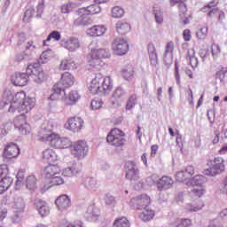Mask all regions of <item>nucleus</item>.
Returning <instances> with one entry per match:
<instances>
[{"label":"nucleus","mask_w":227,"mask_h":227,"mask_svg":"<svg viewBox=\"0 0 227 227\" xmlns=\"http://www.w3.org/2000/svg\"><path fill=\"white\" fill-rule=\"evenodd\" d=\"M29 77L36 84H42V82L47 81V74L43 72V68L40 67V64L34 63L27 66L26 73H15L12 76V82L14 86H26Z\"/></svg>","instance_id":"obj_1"},{"label":"nucleus","mask_w":227,"mask_h":227,"mask_svg":"<svg viewBox=\"0 0 227 227\" xmlns=\"http://www.w3.org/2000/svg\"><path fill=\"white\" fill-rule=\"evenodd\" d=\"M36 104V99L33 98L27 97L20 108H18V113H22L17 116L14 120V129H17L23 134V136H27L31 132V126L26 121L25 113H29Z\"/></svg>","instance_id":"obj_2"},{"label":"nucleus","mask_w":227,"mask_h":227,"mask_svg":"<svg viewBox=\"0 0 227 227\" xmlns=\"http://www.w3.org/2000/svg\"><path fill=\"white\" fill-rule=\"evenodd\" d=\"M74 86V75L66 72L62 74L61 80L58 82L52 88V93L50 96L51 100H65L67 93L65 90Z\"/></svg>","instance_id":"obj_3"},{"label":"nucleus","mask_w":227,"mask_h":227,"mask_svg":"<svg viewBox=\"0 0 227 227\" xmlns=\"http://www.w3.org/2000/svg\"><path fill=\"white\" fill-rule=\"evenodd\" d=\"M61 139L59 135L52 132V122H46L41 126L38 132V140L48 143L52 148L61 149Z\"/></svg>","instance_id":"obj_4"},{"label":"nucleus","mask_w":227,"mask_h":227,"mask_svg":"<svg viewBox=\"0 0 227 227\" xmlns=\"http://www.w3.org/2000/svg\"><path fill=\"white\" fill-rule=\"evenodd\" d=\"M113 90V80L107 76L105 79L102 78V74H96L90 82L89 90L92 95H106L107 91Z\"/></svg>","instance_id":"obj_5"},{"label":"nucleus","mask_w":227,"mask_h":227,"mask_svg":"<svg viewBox=\"0 0 227 227\" xmlns=\"http://www.w3.org/2000/svg\"><path fill=\"white\" fill-rule=\"evenodd\" d=\"M90 56L89 63L90 67H100L102 59L111 58V51L107 48H92Z\"/></svg>","instance_id":"obj_6"},{"label":"nucleus","mask_w":227,"mask_h":227,"mask_svg":"<svg viewBox=\"0 0 227 227\" xmlns=\"http://www.w3.org/2000/svg\"><path fill=\"white\" fill-rule=\"evenodd\" d=\"M8 99L6 101H4V106H8L10 104V107L8 112L9 113H17V111L20 109V106L24 103L26 97V92L20 91L15 94V97L12 95V93L7 94Z\"/></svg>","instance_id":"obj_7"},{"label":"nucleus","mask_w":227,"mask_h":227,"mask_svg":"<svg viewBox=\"0 0 227 227\" xmlns=\"http://www.w3.org/2000/svg\"><path fill=\"white\" fill-rule=\"evenodd\" d=\"M106 141L109 145H112V146H115L116 148L123 146V145L127 143L125 133L118 128H114L110 131L106 137Z\"/></svg>","instance_id":"obj_8"},{"label":"nucleus","mask_w":227,"mask_h":227,"mask_svg":"<svg viewBox=\"0 0 227 227\" xmlns=\"http://www.w3.org/2000/svg\"><path fill=\"white\" fill-rule=\"evenodd\" d=\"M88 152H90V147L84 140L76 141L71 145V153L77 159H84Z\"/></svg>","instance_id":"obj_9"},{"label":"nucleus","mask_w":227,"mask_h":227,"mask_svg":"<svg viewBox=\"0 0 227 227\" xmlns=\"http://www.w3.org/2000/svg\"><path fill=\"white\" fill-rule=\"evenodd\" d=\"M224 171V160L221 157L215 158L214 164L204 170V175L207 176H215L216 175H221Z\"/></svg>","instance_id":"obj_10"},{"label":"nucleus","mask_w":227,"mask_h":227,"mask_svg":"<svg viewBox=\"0 0 227 227\" xmlns=\"http://www.w3.org/2000/svg\"><path fill=\"white\" fill-rule=\"evenodd\" d=\"M190 180H191L190 181L191 184L193 186L200 187V188H194L192 190V192H194V194L199 196V198H200V196H203V194L205 193V189L203 188V185L207 184V177L201 175H197L193 178H191Z\"/></svg>","instance_id":"obj_11"},{"label":"nucleus","mask_w":227,"mask_h":227,"mask_svg":"<svg viewBox=\"0 0 227 227\" xmlns=\"http://www.w3.org/2000/svg\"><path fill=\"white\" fill-rule=\"evenodd\" d=\"M112 47L118 56H123L129 52V43L121 37H116L112 43Z\"/></svg>","instance_id":"obj_12"},{"label":"nucleus","mask_w":227,"mask_h":227,"mask_svg":"<svg viewBox=\"0 0 227 227\" xmlns=\"http://www.w3.org/2000/svg\"><path fill=\"white\" fill-rule=\"evenodd\" d=\"M171 5L178 4L179 17L182 24L187 26L189 24V14H187V5L184 3V0H170Z\"/></svg>","instance_id":"obj_13"},{"label":"nucleus","mask_w":227,"mask_h":227,"mask_svg":"<svg viewBox=\"0 0 227 227\" xmlns=\"http://www.w3.org/2000/svg\"><path fill=\"white\" fill-rule=\"evenodd\" d=\"M0 183L3 184L5 189H10L12 184H13V178L10 176V171L8 169V165L2 164L0 165Z\"/></svg>","instance_id":"obj_14"},{"label":"nucleus","mask_w":227,"mask_h":227,"mask_svg":"<svg viewBox=\"0 0 227 227\" xmlns=\"http://www.w3.org/2000/svg\"><path fill=\"white\" fill-rule=\"evenodd\" d=\"M130 203L135 207V208H137V210H143L144 208H148V205H150L151 200L146 194H142L131 199Z\"/></svg>","instance_id":"obj_15"},{"label":"nucleus","mask_w":227,"mask_h":227,"mask_svg":"<svg viewBox=\"0 0 227 227\" xmlns=\"http://www.w3.org/2000/svg\"><path fill=\"white\" fill-rule=\"evenodd\" d=\"M17 47L26 51H30L31 52L36 49V45H34L33 41H27L26 34L23 32L18 35Z\"/></svg>","instance_id":"obj_16"},{"label":"nucleus","mask_w":227,"mask_h":227,"mask_svg":"<svg viewBox=\"0 0 227 227\" xmlns=\"http://www.w3.org/2000/svg\"><path fill=\"white\" fill-rule=\"evenodd\" d=\"M20 154V149L14 143H9L4 149L3 157L4 159H15Z\"/></svg>","instance_id":"obj_17"},{"label":"nucleus","mask_w":227,"mask_h":227,"mask_svg":"<svg viewBox=\"0 0 227 227\" xmlns=\"http://www.w3.org/2000/svg\"><path fill=\"white\" fill-rule=\"evenodd\" d=\"M59 173H61V168H59L58 165L49 164L42 171V176H44V178L51 179L53 176H56V175H59Z\"/></svg>","instance_id":"obj_18"},{"label":"nucleus","mask_w":227,"mask_h":227,"mask_svg":"<svg viewBox=\"0 0 227 227\" xmlns=\"http://www.w3.org/2000/svg\"><path fill=\"white\" fill-rule=\"evenodd\" d=\"M219 4V0H213L207 5H205L201 12L204 13L207 12V16L212 19V17H217V14L219 13V9H217L215 6Z\"/></svg>","instance_id":"obj_19"},{"label":"nucleus","mask_w":227,"mask_h":227,"mask_svg":"<svg viewBox=\"0 0 227 227\" xmlns=\"http://www.w3.org/2000/svg\"><path fill=\"white\" fill-rule=\"evenodd\" d=\"M173 184H175L173 178L168 176H163L157 183V189L158 191H168V189L173 187Z\"/></svg>","instance_id":"obj_20"},{"label":"nucleus","mask_w":227,"mask_h":227,"mask_svg":"<svg viewBox=\"0 0 227 227\" xmlns=\"http://www.w3.org/2000/svg\"><path fill=\"white\" fill-rule=\"evenodd\" d=\"M55 205H57L59 210L63 212V210H67V208H70L72 205V200H70V197L68 195H60L56 200Z\"/></svg>","instance_id":"obj_21"},{"label":"nucleus","mask_w":227,"mask_h":227,"mask_svg":"<svg viewBox=\"0 0 227 227\" xmlns=\"http://www.w3.org/2000/svg\"><path fill=\"white\" fill-rule=\"evenodd\" d=\"M82 169V166L81 165V163H73L72 166L63 169L62 175L68 177L77 176V175L81 173Z\"/></svg>","instance_id":"obj_22"},{"label":"nucleus","mask_w":227,"mask_h":227,"mask_svg":"<svg viewBox=\"0 0 227 227\" xmlns=\"http://www.w3.org/2000/svg\"><path fill=\"white\" fill-rule=\"evenodd\" d=\"M34 205L42 217L49 215L51 209H49L47 202L42 200V199H35L34 201Z\"/></svg>","instance_id":"obj_23"},{"label":"nucleus","mask_w":227,"mask_h":227,"mask_svg":"<svg viewBox=\"0 0 227 227\" xmlns=\"http://www.w3.org/2000/svg\"><path fill=\"white\" fill-rule=\"evenodd\" d=\"M68 126L67 129L72 130L73 132H79L82 129L84 121L80 117H73L67 121Z\"/></svg>","instance_id":"obj_24"},{"label":"nucleus","mask_w":227,"mask_h":227,"mask_svg":"<svg viewBox=\"0 0 227 227\" xmlns=\"http://www.w3.org/2000/svg\"><path fill=\"white\" fill-rule=\"evenodd\" d=\"M100 5L98 4H94L88 7L79 9L78 15H97V13H100Z\"/></svg>","instance_id":"obj_25"},{"label":"nucleus","mask_w":227,"mask_h":227,"mask_svg":"<svg viewBox=\"0 0 227 227\" xmlns=\"http://www.w3.org/2000/svg\"><path fill=\"white\" fill-rule=\"evenodd\" d=\"M62 45L70 52H74V51L81 47V43L77 37L71 36Z\"/></svg>","instance_id":"obj_26"},{"label":"nucleus","mask_w":227,"mask_h":227,"mask_svg":"<svg viewBox=\"0 0 227 227\" xmlns=\"http://www.w3.org/2000/svg\"><path fill=\"white\" fill-rule=\"evenodd\" d=\"M175 50V43L168 42L166 45L164 53V62L166 65H171L173 63V51Z\"/></svg>","instance_id":"obj_27"},{"label":"nucleus","mask_w":227,"mask_h":227,"mask_svg":"<svg viewBox=\"0 0 227 227\" xmlns=\"http://www.w3.org/2000/svg\"><path fill=\"white\" fill-rule=\"evenodd\" d=\"M43 159L48 162V164H54L58 162V154L51 149H47L43 153Z\"/></svg>","instance_id":"obj_28"},{"label":"nucleus","mask_w":227,"mask_h":227,"mask_svg":"<svg viewBox=\"0 0 227 227\" xmlns=\"http://www.w3.org/2000/svg\"><path fill=\"white\" fill-rule=\"evenodd\" d=\"M83 185L86 187V189H90V191H97V189L100 187V183L98 182V180L94 177H86L83 182Z\"/></svg>","instance_id":"obj_29"},{"label":"nucleus","mask_w":227,"mask_h":227,"mask_svg":"<svg viewBox=\"0 0 227 227\" xmlns=\"http://www.w3.org/2000/svg\"><path fill=\"white\" fill-rule=\"evenodd\" d=\"M148 52L151 65H153V67H157V63H159L157 51H155V45L152 43L148 44Z\"/></svg>","instance_id":"obj_30"},{"label":"nucleus","mask_w":227,"mask_h":227,"mask_svg":"<svg viewBox=\"0 0 227 227\" xmlns=\"http://www.w3.org/2000/svg\"><path fill=\"white\" fill-rule=\"evenodd\" d=\"M90 36H102L106 33V27L104 26H94L87 30Z\"/></svg>","instance_id":"obj_31"},{"label":"nucleus","mask_w":227,"mask_h":227,"mask_svg":"<svg viewBox=\"0 0 227 227\" xmlns=\"http://www.w3.org/2000/svg\"><path fill=\"white\" fill-rule=\"evenodd\" d=\"M115 27L119 35H127L130 31V24L126 21H118Z\"/></svg>","instance_id":"obj_32"},{"label":"nucleus","mask_w":227,"mask_h":227,"mask_svg":"<svg viewBox=\"0 0 227 227\" xmlns=\"http://www.w3.org/2000/svg\"><path fill=\"white\" fill-rule=\"evenodd\" d=\"M98 211L95 210L92 206L89 207L85 213V218L90 223H95L98 219Z\"/></svg>","instance_id":"obj_33"},{"label":"nucleus","mask_w":227,"mask_h":227,"mask_svg":"<svg viewBox=\"0 0 227 227\" xmlns=\"http://www.w3.org/2000/svg\"><path fill=\"white\" fill-rule=\"evenodd\" d=\"M143 210L144 211L139 215V218L145 222L152 221V219H153V216L155 215L153 210L150 209L148 207H145Z\"/></svg>","instance_id":"obj_34"},{"label":"nucleus","mask_w":227,"mask_h":227,"mask_svg":"<svg viewBox=\"0 0 227 227\" xmlns=\"http://www.w3.org/2000/svg\"><path fill=\"white\" fill-rule=\"evenodd\" d=\"M60 70H75L77 64L72 59H65L61 61Z\"/></svg>","instance_id":"obj_35"},{"label":"nucleus","mask_w":227,"mask_h":227,"mask_svg":"<svg viewBox=\"0 0 227 227\" xmlns=\"http://www.w3.org/2000/svg\"><path fill=\"white\" fill-rule=\"evenodd\" d=\"M26 207V203L24 202V199L20 196L14 197V206L13 208L18 210V212H24V208Z\"/></svg>","instance_id":"obj_36"},{"label":"nucleus","mask_w":227,"mask_h":227,"mask_svg":"<svg viewBox=\"0 0 227 227\" xmlns=\"http://www.w3.org/2000/svg\"><path fill=\"white\" fill-rule=\"evenodd\" d=\"M153 14L157 24L164 22V12L160 7L153 8Z\"/></svg>","instance_id":"obj_37"},{"label":"nucleus","mask_w":227,"mask_h":227,"mask_svg":"<svg viewBox=\"0 0 227 227\" xmlns=\"http://www.w3.org/2000/svg\"><path fill=\"white\" fill-rule=\"evenodd\" d=\"M126 95L127 92H125V90H123V88L117 87L113 93V98H115V100H123Z\"/></svg>","instance_id":"obj_38"},{"label":"nucleus","mask_w":227,"mask_h":227,"mask_svg":"<svg viewBox=\"0 0 227 227\" xmlns=\"http://www.w3.org/2000/svg\"><path fill=\"white\" fill-rule=\"evenodd\" d=\"M125 177L127 180H129V182H137V180H139V168H137V170L126 172Z\"/></svg>","instance_id":"obj_39"},{"label":"nucleus","mask_w":227,"mask_h":227,"mask_svg":"<svg viewBox=\"0 0 227 227\" xmlns=\"http://www.w3.org/2000/svg\"><path fill=\"white\" fill-rule=\"evenodd\" d=\"M121 75L126 80L130 79L134 75V67L131 65L127 66L121 70Z\"/></svg>","instance_id":"obj_40"},{"label":"nucleus","mask_w":227,"mask_h":227,"mask_svg":"<svg viewBox=\"0 0 227 227\" xmlns=\"http://www.w3.org/2000/svg\"><path fill=\"white\" fill-rule=\"evenodd\" d=\"M29 59H31V53H27L25 50L23 53L16 55L14 61L15 63H22V61H27Z\"/></svg>","instance_id":"obj_41"},{"label":"nucleus","mask_w":227,"mask_h":227,"mask_svg":"<svg viewBox=\"0 0 227 227\" xmlns=\"http://www.w3.org/2000/svg\"><path fill=\"white\" fill-rule=\"evenodd\" d=\"M26 185L29 191H35L36 189V177L35 176H29L27 178Z\"/></svg>","instance_id":"obj_42"},{"label":"nucleus","mask_w":227,"mask_h":227,"mask_svg":"<svg viewBox=\"0 0 227 227\" xmlns=\"http://www.w3.org/2000/svg\"><path fill=\"white\" fill-rule=\"evenodd\" d=\"M79 98H81L79 92L76 90H72L68 95V102L67 103V106H74V104H75Z\"/></svg>","instance_id":"obj_43"},{"label":"nucleus","mask_w":227,"mask_h":227,"mask_svg":"<svg viewBox=\"0 0 227 227\" xmlns=\"http://www.w3.org/2000/svg\"><path fill=\"white\" fill-rule=\"evenodd\" d=\"M114 227H130V223L126 217H121L114 221Z\"/></svg>","instance_id":"obj_44"},{"label":"nucleus","mask_w":227,"mask_h":227,"mask_svg":"<svg viewBox=\"0 0 227 227\" xmlns=\"http://www.w3.org/2000/svg\"><path fill=\"white\" fill-rule=\"evenodd\" d=\"M136 104H137V97L135 94H133L128 99V102L126 104V109L128 111H130V109H134Z\"/></svg>","instance_id":"obj_45"},{"label":"nucleus","mask_w":227,"mask_h":227,"mask_svg":"<svg viewBox=\"0 0 227 227\" xmlns=\"http://www.w3.org/2000/svg\"><path fill=\"white\" fill-rule=\"evenodd\" d=\"M86 15H80L79 18H77L74 21V26H88L90 24V20L85 17Z\"/></svg>","instance_id":"obj_46"},{"label":"nucleus","mask_w":227,"mask_h":227,"mask_svg":"<svg viewBox=\"0 0 227 227\" xmlns=\"http://www.w3.org/2000/svg\"><path fill=\"white\" fill-rule=\"evenodd\" d=\"M35 7H29L28 9H27L24 13L23 22H29V20H31V18L33 17V15H35Z\"/></svg>","instance_id":"obj_47"},{"label":"nucleus","mask_w":227,"mask_h":227,"mask_svg":"<svg viewBox=\"0 0 227 227\" xmlns=\"http://www.w3.org/2000/svg\"><path fill=\"white\" fill-rule=\"evenodd\" d=\"M188 56L192 68H196L198 67V57L194 56V50L188 51Z\"/></svg>","instance_id":"obj_48"},{"label":"nucleus","mask_w":227,"mask_h":227,"mask_svg":"<svg viewBox=\"0 0 227 227\" xmlns=\"http://www.w3.org/2000/svg\"><path fill=\"white\" fill-rule=\"evenodd\" d=\"M123 13L124 11L120 6H115L112 9V17H114V19H120L123 17Z\"/></svg>","instance_id":"obj_49"},{"label":"nucleus","mask_w":227,"mask_h":227,"mask_svg":"<svg viewBox=\"0 0 227 227\" xmlns=\"http://www.w3.org/2000/svg\"><path fill=\"white\" fill-rule=\"evenodd\" d=\"M208 35V27H201L196 32V36L199 40H205Z\"/></svg>","instance_id":"obj_50"},{"label":"nucleus","mask_w":227,"mask_h":227,"mask_svg":"<svg viewBox=\"0 0 227 227\" xmlns=\"http://www.w3.org/2000/svg\"><path fill=\"white\" fill-rule=\"evenodd\" d=\"M176 182H185V180H190L189 177H187V175L185 174V171L180 170L176 172Z\"/></svg>","instance_id":"obj_51"},{"label":"nucleus","mask_w":227,"mask_h":227,"mask_svg":"<svg viewBox=\"0 0 227 227\" xmlns=\"http://www.w3.org/2000/svg\"><path fill=\"white\" fill-rule=\"evenodd\" d=\"M50 184H51V185H63V184H65V181L62 179L61 176H59V175H56L51 178Z\"/></svg>","instance_id":"obj_52"},{"label":"nucleus","mask_w":227,"mask_h":227,"mask_svg":"<svg viewBox=\"0 0 227 227\" xmlns=\"http://www.w3.org/2000/svg\"><path fill=\"white\" fill-rule=\"evenodd\" d=\"M12 127H13V123L12 121L3 124L1 127V133L3 136H6V134L12 130Z\"/></svg>","instance_id":"obj_53"},{"label":"nucleus","mask_w":227,"mask_h":227,"mask_svg":"<svg viewBox=\"0 0 227 227\" xmlns=\"http://www.w3.org/2000/svg\"><path fill=\"white\" fill-rule=\"evenodd\" d=\"M105 202L108 207H114V205H116V199L111 194H106L105 197Z\"/></svg>","instance_id":"obj_54"},{"label":"nucleus","mask_w":227,"mask_h":227,"mask_svg":"<svg viewBox=\"0 0 227 227\" xmlns=\"http://www.w3.org/2000/svg\"><path fill=\"white\" fill-rule=\"evenodd\" d=\"M125 168L126 173H129V171H135L137 169H139V168H137V165L134 161H127L125 164Z\"/></svg>","instance_id":"obj_55"},{"label":"nucleus","mask_w":227,"mask_h":227,"mask_svg":"<svg viewBox=\"0 0 227 227\" xmlns=\"http://www.w3.org/2000/svg\"><path fill=\"white\" fill-rule=\"evenodd\" d=\"M73 6L74 4L71 3L61 5V13H71V12L74 10Z\"/></svg>","instance_id":"obj_56"},{"label":"nucleus","mask_w":227,"mask_h":227,"mask_svg":"<svg viewBox=\"0 0 227 227\" xmlns=\"http://www.w3.org/2000/svg\"><path fill=\"white\" fill-rule=\"evenodd\" d=\"M227 68L223 67L220 71L215 73L216 79H219L221 82L224 81V77H226Z\"/></svg>","instance_id":"obj_57"},{"label":"nucleus","mask_w":227,"mask_h":227,"mask_svg":"<svg viewBox=\"0 0 227 227\" xmlns=\"http://www.w3.org/2000/svg\"><path fill=\"white\" fill-rule=\"evenodd\" d=\"M184 171L187 178L191 180L192 178V176L194 175V167L192 165H189L186 167V168Z\"/></svg>","instance_id":"obj_58"},{"label":"nucleus","mask_w":227,"mask_h":227,"mask_svg":"<svg viewBox=\"0 0 227 227\" xmlns=\"http://www.w3.org/2000/svg\"><path fill=\"white\" fill-rule=\"evenodd\" d=\"M16 178V185H22V182H24V170H19Z\"/></svg>","instance_id":"obj_59"},{"label":"nucleus","mask_w":227,"mask_h":227,"mask_svg":"<svg viewBox=\"0 0 227 227\" xmlns=\"http://www.w3.org/2000/svg\"><path fill=\"white\" fill-rule=\"evenodd\" d=\"M90 107L93 110L100 109V107H102V100H100V99L92 100L90 103Z\"/></svg>","instance_id":"obj_60"},{"label":"nucleus","mask_w":227,"mask_h":227,"mask_svg":"<svg viewBox=\"0 0 227 227\" xmlns=\"http://www.w3.org/2000/svg\"><path fill=\"white\" fill-rule=\"evenodd\" d=\"M43 4H45V1L42 0L41 2H39L37 8H36V12H37V15L36 17H42V14L43 13Z\"/></svg>","instance_id":"obj_61"},{"label":"nucleus","mask_w":227,"mask_h":227,"mask_svg":"<svg viewBox=\"0 0 227 227\" xmlns=\"http://www.w3.org/2000/svg\"><path fill=\"white\" fill-rule=\"evenodd\" d=\"M199 54L203 61H205V59H207V58H208V56H210V52L208 51V49H207V48L201 49L199 51Z\"/></svg>","instance_id":"obj_62"},{"label":"nucleus","mask_w":227,"mask_h":227,"mask_svg":"<svg viewBox=\"0 0 227 227\" xmlns=\"http://www.w3.org/2000/svg\"><path fill=\"white\" fill-rule=\"evenodd\" d=\"M191 219L183 218L179 219V227H189L191 226Z\"/></svg>","instance_id":"obj_63"},{"label":"nucleus","mask_w":227,"mask_h":227,"mask_svg":"<svg viewBox=\"0 0 227 227\" xmlns=\"http://www.w3.org/2000/svg\"><path fill=\"white\" fill-rule=\"evenodd\" d=\"M68 146H72V142H70V139L67 137L61 138V149L62 148H68Z\"/></svg>","instance_id":"obj_64"}]
</instances>
